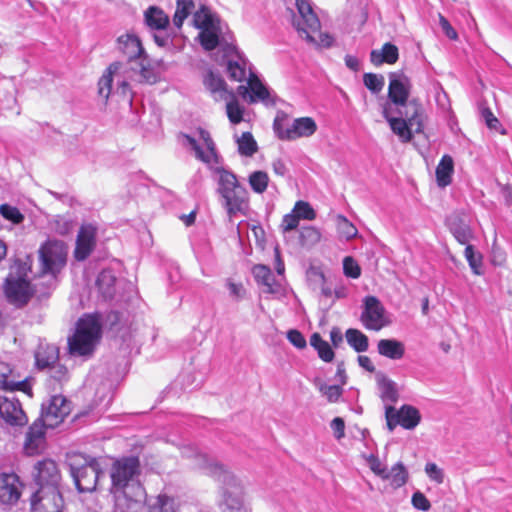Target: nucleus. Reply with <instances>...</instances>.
<instances>
[{
	"instance_id": "864d4df0",
	"label": "nucleus",
	"mask_w": 512,
	"mask_h": 512,
	"mask_svg": "<svg viewBox=\"0 0 512 512\" xmlns=\"http://www.w3.org/2000/svg\"><path fill=\"white\" fill-rule=\"evenodd\" d=\"M343 272L345 276L357 279L361 275V268L359 264L351 256H346L343 259Z\"/></svg>"
},
{
	"instance_id": "58836bf2",
	"label": "nucleus",
	"mask_w": 512,
	"mask_h": 512,
	"mask_svg": "<svg viewBox=\"0 0 512 512\" xmlns=\"http://www.w3.org/2000/svg\"><path fill=\"white\" fill-rule=\"evenodd\" d=\"M313 384L329 403H336L343 394V385H328L322 379L315 378Z\"/></svg>"
},
{
	"instance_id": "13d9d810",
	"label": "nucleus",
	"mask_w": 512,
	"mask_h": 512,
	"mask_svg": "<svg viewBox=\"0 0 512 512\" xmlns=\"http://www.w3.org/2000/svg\"><path fill=\"white\" fill-rule=\"evenodd\" d=\"M0 212L4 218L11 220L15 224L21 223L24 219L23 215L17 208L7 204L0 206Z\"/></svg>"
},
{
	"instance_id": "0e129e2a",
	"label": "nucleus",
	"mask_w": 512,
	"mask_h": 512,
	"mask_svg": "<svg viewBox=\"0 0 512 512\" xmlns=\"http://www.w3.org/2000/svg\"><path fill=\"white\" fill-rule=\"evenodd\" d=\"M287 338L296 348L301 349L306 346V340L298 330H289L287 332Z\"/></svg>"
},
{
	"instance_id": "ea45409f",
	"label": "nucleus",
	"mask_w": 512,
	"mask_h": 512,
	"mask_svg": "<svg viewBox=\"0 0 512 512\" xmlns=\"http://www.w3.org/2000/svg\"><path fill=\"white\" fill-rule=\"evenodd\" d=\"M347 343L358 353L365 352L369 347L368 337L358 329L349 328L345 332Z\"/></svg>"
},
{
	"instance_id": "c03bdc74",
	"label": "nucleus",
	"mask_w": 512,
	"mask_h": 512,
	"mask_svg": "<svg viewBox=\"0 0 512 512\" xmlns=\"http://www.w3.org/2000/svg\"><path fill=\"white\" fill-rule=\"evenodd\" d=\"M149 512H176L174 500L166 495H159L150 500Z\"/></svg>"
},
{
	"instance_id": "a878e982",
	"label": "nucleus",
	"mask_w": 512,
	"mask_h": 512,
	"mask_svg": "<svg viewBox=\"0 0 512 512\" xmlns=\"http://www.w3.org/2000/svg\"><path fill=\"white\" fill-rule=\"evenodd\" d=\"M252 274L258 285L263 286V292L268 294H280L281 284L275 279L271 269L263 264L254 265Z\"/></svg>"
},
{
	"instance_id": "39448f33",
	"label": "nucleus",
	"mask_w": 512,
	"mask_h": 512,
	"mask_svg": "<svg viewBox=\"0 0 512 512\" xmlns=\"http://www.w3.org/2000/svg\"><path fill=\"white\" fill-rule=\"evenodd\" d=\"M382 113L393 133L404 143L410 142L414 134L423 132L424 111L418 110L414 103L408 106V110L401 111L384 104Z\"/></svg>"
},
{
	"instance_id": "680f3d73",
	"label": "nucleus",
	"mask_w": 512,
	"mask_h": 512,
	"mask_svg": "<svg viewBox=\"0 0 512 512\" xmlns=\"http://www.w3.org/2000/svg\"><path fill=\"white\" fill-rule=\"evenodd\" d=\"M411 502H412V505L414 508L421 510V511H428L431 508L430 501L420 491H416L412 495Z\"/></svg>"
},
{
	"instance_id": "a18cd8bd",
	"label": "nucleus",
	"mask_w": 512,
	"mask_h": 512,
	"mask_svg": "<svg viewBox=\"0 0 512 512\" xmlns=\"http://www.w3.org/2000/svg\"><path fill=\"white\" fill-rule=\"evenodd\" d=\"M231 98L225 100L227 116L231 123L238 124L243 120V108L239 105L234 93H231Z\"/></svg>"
},
{
	"instance_id": "72a5a7b5",
	"label": "nucleus",
	"mask_w": 512,
	"mask_h": 512,
	"mask_svg": "<svg viewBox=\"0 0 512 512\" xmlns=\"http://www.w3.org/2000/svg\"><path fill=\"white\" fill-rule=\"evenodd\" d=\"M59 351L55 345H39L36 353V365L40 369H45L58 362Z\"/></svg>"
},
{
	"instance_id": "1a4fd4ad",
	"label": "nucleus",
	"mask_w": 512,
	"mask_h": 512,
	"mask_svg": "<svg viewBox=\"0 0 512 512\" xmlns=\"http://www.w3.org/2000/svg\"><path fill=\"white\" fill-rule=\"evenodd\" d=\"M411 83L404 74L390 73L388 99L386 104L395 105V111L408 110V106L412 103L417 106L418 110H423L422 105L416 99L409 100Z\"/></svg>"
},
{
	"instance_id": "e2e57ef3",
	"label": "nucleus",
	"mask_w": 512,
	"mask_h": 512,
	"mask_svg": "<svg viewBox=\"0 0 512 512\" xmlns=\"http://www.w3.org/2000/svg\"><path fill=\"white\" fill-rule=\"evenodd\" d=\"M481 116L488 128L498 130V127L500 126L499 120L494 116L489 108H482Z\"/></svg>"
},
{
	"instance_id": "774afa93",
	"label": "nucleus",
	"mask_w": 512,
	"mask_h": 512,
	"mask_svg": "<svg viewBox=\"0 0 512 512\" xmlns=\"http://www.w3.org/2000/svg\"><path fill=\"white\" fill-rule=\"evenodd\" d=\"M331 429L336 439H341L345 435V422L342 418L336 417L331 421Z\"/></svg>"
},
{
	"instance_id": "cd10ccee",
	"label": "nucleus",
	"mask_w": 512,
	"mask_h": 512,
	"mask_svg": "<svg viewBox=\"0 0 512 512\" xmlns=\"http://www.w3.org/2000/svg\"><path fill=\"white\" fill-rule=\"evenodd\" d=\"M454 238L462 245H467L474 238L470 226L458 215H451L446 220Z\"/></svg>"
},
{
	"instance_id": "f704fd0d",
	"label": "nucleus",
	"mask_w": 512,
	"mask_h": 512,
	"mask_svg": "<svg viewBox=\"0 0 512 512\" xmlns=\"http://www.w3.org/2000/svg\"><path fill=\"white\" fill-rule=\"evenodd\" d=\"M116 277L112 270L101 271L96 280V286L105 300L112 299L115 294Z\"/></svg>"
},
{
	"instance_id": "6ab92c4d",
	"label": "nucleus",
	"mask_w": 512,
	"mask_h": 512,
	"mask_svg": "<svg viewBox=\"0 0 512 512\" xmlns=\"http://www.w3.org/2000/svg\"><path fill=\"white\" fill-rule=\"evenodd\" d=\"M224 52L225 56L228 58L226 70L229 78L238 82H242L246 79L248 80V60L246 57L233 44L226 43Z\"/></svg>"
},
{
	"instance_id": "20e7f679",
	"label": "nucleus",
	"mask_w": 512,
	"mask_h": 512,
	"mask_svg": "<svg viewBox=\"0 0 512 512\" xmlns=\"http://www.w3.org/2000/svg\"><path fill=\"white\" fill-rule=\"evenodd\" d=\"M213 171L218 175L217 192L221 205L229 217L244 212L248 206V191L239 183L237 176L224 167H215Z\"/></svg>"
},
{
	"instance_id": "6e6552de",
	"label": "nucleus",
	"mask_w": 512,
	"mask_h": 512,
	"mask_svg": "<svg viewBox=\"0 0 512 512\" xmlns=\"http://www.w3.org/2000/svg\"><path fill=\"white\" fill-rule=\"evenodd\" d=\"M299 17L294 18L293 24L301 37L307 42L319 47L332 46L333 37L320 32V21L307 0H296Z\"/></svg>"
},
{
	"instance_id": "49530a36",
	"label": "nucleus",
	"mask_w": 512,
	"mask_h": 512,
	"mask_svg": "<svg viewBox=\"0 0 512 512\" xmlns=\"http://www.w3.org/2000/svg\"><path fill=\"white\" fill-rule=\"evenodd\" d=\"M249 185L258 194H262L268 186L269 177L264 171H254L249 175Z\"/></svg>"
},
{
	"instance_id": "7c9ffc66",
	"label": "nucleus",
	"mask_w": 512,
	"mask_h": 512,
	"mask_svg": "<svg viewBox=\"0 0 512 512\" xmlns=\"http://www.w3.org/2000/svg\"><path fill=\"white\" fill-rule=\"evenodd\" d=\"M399 58L397 46L392 43H385L380 50H372L370 53V61L375 66L383 63L394 64Z\"/></svg>"
},
{
	"instance_id": "338daca9",
	"label": "nucleus",
	"mask_w": 512,
	"mask_h": 512,
	"mask_svg": "<svg viewBox=\"0 0 512 512\" xmlns=\"http://www.w3.org/2000/svg\"><path fill=\"white\" fill-rule=\"evenodd\" d=\"M299 216L294 213L287 214L283 217L281 227L284 232L291 231L298 226Z\"/></svg>"
},
{
	"instance_id": "ddd939ff",
	"label": "nucleus",
	"mask_w": 512,
	"mask_h": 512,
	"mask_svg": "<svg viewBox=\"0 0 512 512\" xmlns=\"http://www.w3.org/2000/svg\"><path fill=\"white\" fill-rule=\"evenodd\" d=\"M31 475L39 489H59L61 473L54 460L45 458L37 461L33 465Z\"/></svg>"
},
{
	"instance_id": "0eeeda50",
	"label": "nucleus",
	"mask_w": 512,
	"mask_h": 512,
	"mask_svg": "<svg viewBox=\"0 0 512 512\" xmlns=\"http://www.w3.org/2000/svg\"><path fill=\"white\" fill-rule=\"evenodd\" d=\"M67 465L79 492H92L103 476L101 466L96 458L82 454L70 455Z\"/></svg>"
},
{
	"instance_id": "4be33fe9",
	"label": "nucleus",
	"mask_w": 512,
	"mask_h": 512,
	"mask_svg": "<svg viewBox=\"0 0 512 512\" xmlns=\"http://www.w3.org/2000/svg\"><path fill=\"white\" fill-rule=\"evenodd\" d=\"M0 389L5 391H22L32 397V388L27 379H20L7 364H0Z\"/></svg>"
},
{
	"instance_id": "9b49d317",
	"label": "nucleus",
	"mask_w": 512,
	"mask_h": 512,
	"mask_svg": "<svg viewBox=\"0 0 512 512\" xmlns=\"http://www.w3.org/2000/svg\"><path fill=\"white\" fill-rule=\"evenodd\" d=\"M71 412V402L63 395H53L42 403L41 415L38 419L49 428L62 423Z\"/></svg>"
},
{
	"instance_id": "09e8293b",
	"label": "nucleus",
	"mask_w": 512,
	"mask_h": 512,
	"mask_svg": "<svg viewBox=\"0 0 512 512\" xmlns=\"http://www.w3.org/2000/svg\"><path fill=\"white\" fill-rule=\"evenodd\" d=\"M464 255L473 273L476 275H480V268L482 266L481 254L476 252L474 247L469 243L465 247Z\"/></svg>"
},
{
	"instance_id": "4d7b16f0",
	"label": "nucleus",
	"mask_w": 512,
	"mask_h": 512,
	"mask_svg": "<svg viewBox=\"0 0 512 512\" xmlns=\"http://www.w3.org/2000/svg\"><path fill=\"white\" fill-rule=\"evenodd\" d=\"M53 227L56 233L67 235L73 229V222L66 217L57 216L53 222Z\"/></svg>"
},
{
	"instance_id": "412c9836",
	"label": "nucleus",
	"mask_w": 512,
	"mask_h": 512,
	"mask_svg": "<svg viewBox=\"0 0 512 512\" xmlns=\"http://www.w3.org/2000/svg\"><path fill=\"white\" fill-rule=\"evenodd\" d=\"M97 228L92 224H84L76 239L74 257L78 261H84L89 257L96 245Z\"/></svg>"
},
{
	"instance_id": "2eb2a0df",
	"label": "nucleus",
	"mask_w": 512,
	"mask_h": 512,
	"mask_svg": "<svg viewBox=\"0 0 512 512\" xmlns=\"http://www.w3.org/2000/svg\"><path fill=\"white\" fill-rule=\"evenodd\" d=\"M360 320L366 329L373 331H379L388 325L385 308L377 297H365Z\"/></svg>"
},
{
	"instance_id": "dca6fc26",
	"label": "nucleus",
	"mask_w": 512,
	"mask_h": 512,
	"mask_svg": "<svg viewBox=\"0 0 512 512\" xmlns=\"http://www.w3.org/2000/svg\"><path fill=\"white\" fill-rule=\"evenodd\" d=\"M64 500L59 489H39L31 502L32 512H62Z\"/></svg>"
},
{
	"instance_id": "9d476101",
	"label": "nucleus",
	"mask_w": 512,
	"mask_h": 512,
	"mask_svg": "<svg viewBox=\"0 0 512 512\" xmlns=\"http://www.w3.org/2000/svg\"><path fill=\"white\" fill-rule=\"evenodd\" d=\"M39 258L42 273L56 275L66 264L67 247L62 241L49 240L41 246Z\"/></svg>"
},
{
	"instance_id": "de8ad7c7",
	"label": "nucleus",
	"mask_w": 512,
	"mask_h": 512,
	"mask_svg": "<svg viewBox=\"0 0 512 512\" xmlns=\"http://www.w3.org/2000/svg\"><path fill=\"white\" fill-rule=\"evenodd\" d=\"M336 224L337 231L342 238L350 240L357 236V228L345 216L338 215Z\"/></svg>"
},
{
	"instance_id": "393cba45",
	"label": "nucleus",
	"mask_w": 512,
	"mask_h": 512,
	"mask_svg": "<svg viewBox=\"0 0 512 512\" xmlns=\"http://www.w3.org/2000/svg\"><path fill=\"white\" fill-rule=\"evenodd\" d=\"M19 477L14 473L0 474V501L12 504L18 501L21 495Z\"/></svg>"
},
{
	"instance_id": "f03ea898",
	"label": "nucleus",
	"mask_w": 512,
	"mask_h": 512,
	"mask_svg": "<svg viewBox=\"0 0 512 512\" xmlns=\"http://www.w3.org/2000/svg\"><path fill=\"white\" fill-rule=\"evenodd\" d=\"M182 455L185 457H195L197 466L221 483L222 501L220 506L222 512L250 511L244 500L243 487L240 481L222 464L198 452L192 446L184 447Z\"/></svg>"
},
{
	"instance_id": "69168bd1",
	"label": "nucleus",
	"mask_w": 512,
	"mask_h": 512,
	"mask_svg": "<svg viewBox=\"0 0 512 512\" xmlns=\"http://www.w3.org/2000/svg\"><path fill=\"white\" fill-rule=\"evenodd\" d=\"M318 356L325 362H331L334 359V352L328 342L324 341L322 345L316 349Z\"/></svg>"
},
{
	"instance_id": "473e14b6",
	"label": "nucleus",
	"mask_w": 512,
	"mask_h": 512,
	"mask_svg": "<svg viewBox=\"0 0 512 512\" xmlns=\"http://www.w3.org/2000/svg\"><path fill=\"white\" fill-rule=\"evenodd\" d=\"M376 381L382 401L385 403L397 402L399 394L396 388V383L381 372L376 374Z\"/></svg>"
},
{
	"instance_id": "aec40b11",
	"label": "nucleus",
	"mask_w": 512,
	"mask_h": 512,
	"mask_svg": "<svg viewBox=\"0 0 512 512\" xmlns=\"http://www.w3.org/2000/svg\"><path fill=\"white\" fill-rule=\"evenodd\" d=\"M0 416L11 426H23L28 422L21 403L15 397L0 396Z\"/></svg>"
},
{
	"instance_id": "bb28decb",
	"label": "nucleus",
	"mask_w": 512,
	"mask_h": 512,
	"mask_svg": "<svg viewBox=\"0 0 512 512\" xmlns=\"http://www.w3.org/2000/svg\"><path fill=\"white\" fill-rule=\"evenodd\" d=\"M317 130L316 122L311 117H301L294 119L289 126V131L285 132L284 137L287 141L302 137H310Z\"/></svg>"
},
{
	"instance_id": "79ce46f5",
	"label": "nucleus",
	"mask_w": 512,
	"mask_h": 512,
	"mask_svg": "<svg viewBox=\"0 0 512 512\" xmlns=\"http://www.w3.org/2000/svg\"><path fill=\"white\" fill-rule=\"evenodd\" d=\"M238 151L241 155L251 157L258 149L257 143L250 132H244L241 137L236 140Z\"/></svg>"
},
{
	"instance_id": "3c124183",
	"label": "nucleus",
	"mask_w": 512,
	"mask_h": 512,
	"mask_svg": "<svg viewBox=\"0 0 512 512\" xmlns=\"http://www.w3.org/2000/svg\"><path fill=\"white\" fill-rule=\"evenodd\" d=\"M288 122V116L284 112H279L276 118L274 119L273 129L278 138L281 140H286V137H284V135L286 131H289V126L291 125Z\"/></svg>"
},
{
	"instance_id": "f257e3e1",
	"label": "nucleus",
	"mask_w": 512,
	"mask_h": 512,
	"mask_svg": "<svg viewBox=\"0 0 512 512\" xmlns=\"http://www.w3.org/2000/svg\"><path fill=\"white\" fill-rule=\"evenodd\" d=\"M140 461L135 456L114 461L110 469L114 512H138L146 500V492L139 480Z\"/></svg>"
},
{
	"instance_id": "4c0bfd02",
	"label": "nucleus",
	"mask_w": 512,
	"mask_h": 512,
	"mask_svg": "<svg viewBox=\"0 0 512 512\" xmlns=\"http://www.w3.org/2000/svg\"><path fill=\"white\" fill-rule=\"evenodd\" d=\"M408 478L409 473L405 465L399 461L393 465L389 471L387 470V478L385 480L390 481V485L393 489H398L407 483Z\"/></svg>"
},
{
	"instance_id": "a19ab883",
	"label": "nucleus",
	"mask_w": 512,
	"mask_h": 512,
	"mask_svg": "<svg viewBox=\"0 0 512 512\" xmlns=\"http://www.w3.org/2000/svg\"><path fill=\"white\" fill-rule=\"evenodd\" d=\"M195 8L193 0H177L176 11L173 16V24L176 28L180 29L184 23V20L191 14Z\"/></svg>"
},
{
	"instance_id": "f3484780",
	"label": "nucleus",
	"mask_w": 512,
	"mask_h": 512,
	"mask_svg": "<svg viewBox=\"0 0 512 512\" xmlns=\"http://www.w3.org/2000/svg\"><path fill=\"white\" fill-rule=\"evenodd\" d=\"M238 94L243 98L249 96V102L254 103L260 101L265 105H274L275 98L271 95L266 86L262 84L260 79L249 68L248 86L240 85L237 89Z\"/></svg>"
},
{
	"instance_id": "c9c22d12",
	"label": "nucleus",
	"mask_w": 512,
	"mask_h": 512,
	"mask_svg": "<svg viewBox=\"0 0 512 512\" xmlns=\"http://www.w3.org/2000/svg\"><path fill=\"white\" fill-rule=\"evenodd\" d=\"M453 170L454 163L452 157L444 155L436 168L438 186L446 187L451 183Z\"/></svg>"
},
{
	"instance_id": "37998d69",
	"label": "nucleus",
	"mask_w": 512,
	"mask_h": 512,
	"mask_svg": "<svg viewBox=\"0 0 512 512\" xmlns=\"http://www.w3.org/2000/svg\"><path fill=\"white\" fill-rule=\"evenodd\" d=\"M194 23L195 26L199 29H204L220 24L219 20L214 18L206 6H201L200 9L194 13Z\"/></svg>"
},
{
	"instance_id": "bf43d9fd",
	"label": "nucleus",
	"mask_w": 512,
	"mask_h": 512,
	"mask_svg": "<svg viewBox=\"0 0 512 512\" xmlns=\"http://www.w3.org/2000/svg\"><path fill=\"white\" fill-rule=\"evenodd\" d=\"M367 462L370 467V469L381 479L387 478V468L381 463L380 459L374 455L371 454L367 457Z\"/></svg>"
},
{
	"instance_id": "c85d7f7f",
	"label": "nucleus",
	"mask_w": 512,
	"mask_h": 512,
	"mask_svg": "<svg viewBox=\"0 0 512 512\" xmlns=\"http://www.w3.org/2000/svg\"><path fill=\"white\" fill-rule=\"evenodd\" d=\"M203 83L205 87L211 92L215 100H228L231 98L230 91L227 90V85L224 79L215 74L213 71L209 70L204 78Z\"/></svg>"
},
{
	"instance_id": "4468645a",
	"label": "nucleus",
	"mask_w": 512,
	"mask_h": 512,
	"mask_svg": "<svg viewBox=\"0 0 512 512\" xmlns=\"http://www.w3.org/2000/svg\"><path fill=\"white\" fill-rule=\"evenodd\" d=\"M385 418L387 428L392 432L397 425L405 429H414L421 420V415L415 407L411 405H403L399 410H396L392 405L385 407Z\"/></svg>"
},
{
	"instance_id": "052dcab7",
	"label": "nucleus",
	"mask_w": 512,
	"mask_h": 512,
	"mask_svg": "<svg viewBox=\"0 0 512 512\" xmlns=\"http://www.w3.org/2000/svg\"><path fill=\"white\" fill-rule=\"evenodd\" d=\"M226 287L229 290V295L236 301L242 300L245 297L246 290L242 283H235L231 279H227Z\"/></svg>"
},
{
	"instance_id": "7ed1b4c3",
	"label": "nucleus",
	"mask_w": 512,
	"mask_h": 512,
	"mask_svg": "<svg viewBox=\"0 0 512 512\" xmlns=\"http://www.w3.org/2000/svg\"><path fill=\"white\" fill-rule=\"evenodd\" d=\"M159 74L150 64L145 54L139 60H136L130 67H126L121 62L112 63L107 72L98 82V93L104 99H108L112 92V84L116 80V93L127 96L130 93L128 80L139 83L154 84L158 81Z\"/></svg>"
},
{
	"instance_id": "e433bc0d",
	"label": "nucleus",
	"mask_w": 512,
	"mask_h": 512,
	"mask_svg": "<svg viewBox=\"0 0 512 512\" xmlns=\"http://www.w3.org/2000/svg\"><path fill=\"white\" fill-rule=\"evenodd\" d=\"M220 33L219 24L201 29L199 38L202 47L207 51L215 49L220 44Z\"/></svg>"
},
{
	"instance_id": "603ef678",
	"label": "nucleus",
	"mask_w": 512,
	"mask_h": 512,
	"mask_svg": "<svg viewBox=\"0 0 512 512\" xmlns=\"http://www.w3.org/2000/svg\"><path fill=\"white\" fill-rule=\"evenodd\" d=\"M320 237V232L311 226L303 227L300 231V241L303 246L313 245L319 242Z\"/></svg>"
},
{
	"instance_id": "6e6d98bb",
	"label": "nucleus",
	"mask_w": 512,
	"mask_h": 512,
	"mask_svg": "<svg viewBox=\"0 0 512 512\" xmlns=\"http://www.w3.org/2000/svg\"><path fill=\"white\" fill-rule=\"evenodd\" d=\"M424 470H425V473L427 474L428 478L431 481H433L437 484H442L444 482V478H445L444 471H443V469L438 467L437 464H435L433 462H428L425 465Z\"/></svg>"
},
{
	"instance_id": "b1692460",
	"label": "nucleus",
	"mask_w": 512,
	"mask_h": 512,
	"mask_svg": "<svg viewBox=\"0 0 512 512\" xmlns=\"http://www.w3.org/2000/svg\"><path fill=\"white\" fill-rule=\"evenodd\" d=\"M117 47L127 58L126 67H130L136 60L145 55L140 39L134 34H124L117 38Z\"/></svg>"
},
{
	"instance_id": "5701e85b",
	"label": "nucleus",
	"mask_w": 512,
	"mask_h": 512,
	"mask_svg": "<svg viewBox=\"0 0 512 512\" xmlns=\"http://www.w3.org/2000/svg\"><path fill=\"white\" fill-rule=\"evenodd\" d=\"M5 294L11 303L25 305L32 295L30 283L22 277L17 279L9 277L5 285Z\"/></svg>"
},
{
	"instance_id": "c756f323",
	"label": "nucleus",
	"mask_w": 512,
	"mask_h": 512,
	"mask_svg": "<svg viewBox=\"0 0 512 512\" xmlns=\"http://www.w3.org/2000/svg\"><path fill=\"white\" fill-rule=\"evenodd\" d=\"M405 344L397 339H381L377 343L378 353L391 360H400L405 355Z\"/></svg>"
},
{
	"instance_id": "f8f14e48",
	"label": "nucleus",
	"mask_w": 512,
	"mask_h": 512,
	"mask_svg": "<svg viewBox=\"0 0 512 512\" xmlns=\"http://www.w3.org/2000/svg\"><path fill=\"white\" fill-rule=\"evenodd\" d=\"M181 137L183 138L182 144L194 151L196 159L207 165L220 163L221 157L219 156L216 145L208 131L202 128L199 129V137L206 147V152L203 151L194 137L184 133L181 134Z\"/></svg>"
},
{
	"instance_id": "2f4dec72",
	"label": "nucleus",
	"mask_w": 512,
	"mask_h": 512,
	"mask_svg": "<svg viewBox=\"0 0 512 512\" xmlns=\"http://www.w3.org/2000/svg\"><path fill=\"white\" fill-rule=\"evenodd\" d=\"M144 21L152 30H165L170 22L168 15L158 6H149L145 10Z\"/></svg>"
},
{
	"instance_id": "8fccbe9b",
	"label": "nucleus",
	"mask_w": 512,
	"mask_h": 512,
	"mask_svg": "<svg viewBox=\"0 0 512 512\" xmlns=\"http://www.w3.org/2000/svg\"><path fill=\"white\" fill-rule=\"evenodd\" d=\"M363 82L367 89L372 93L377 94L382 91L385 79L382 75L374 73H365L363 76Z\"/></svg>"
},
{
	"instance_id": "423d86ee",
	"label": "nucleus",
	"mask_w": 512,
	"mask_h": 512,
	"mask_svg": "<svg viewBox=\"0 0 512 512\" xmlns=\"http://www.w3.org/2000/svg\"><path fill=\"white\" fill-rule=\"evenodd\" d=\"M101 324L97 316L86 315L79 319L74 335L68 339L73 356H91L101 337Z\"/></svg>"
},
{
	"instance_id": "a211bd4d",
	"label": "nucleus",
	"mask_w": 512,
	"mask_h": 512,
	"mask_svg": "<svg viewBox=\"0 0 512 512\" xmlns=\"http://www.w3.org/2000/svg\"><path fill=\"white\" fill-rule=\"evenodd\" d=\"M49 428L40 419H37L29 427L23 445L24 453L34 456L42 453L46 448V429Z\"/></svg>"
},
{
	"instance_id": "5fc2aeb1",
	"label": "nucleus",
	"mask_w": 512,
	"mask_h": 512,
	"mask_svg": "<svg viewBox=\"0 0 512 512\" xmlns=\"http://www.w3.org/2000/svg\"><path fill=\"white\" fill-rule=\"evenodd\" d=\"M293 212L299 219L313 220L316 217V213L308 202L298 201L295 204Z\"/></svg>"
}]
</instances>
